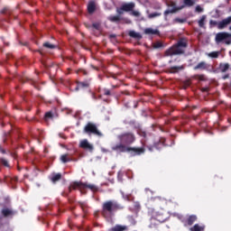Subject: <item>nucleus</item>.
Listing matches in <instances>:
<instances>
[{"instance_id": "nucleus-1", "label": "nucleus", "mask_w": 231, "mask_h": 231, "mask_svg": "<svg viewBox=\"0 0 231 231\" xmlns=\"http://www.w3.org/2000/svg\"><path fill=\"white\" fill-rule=\"evenodd\" d=\"M120 143L112 146L113 151H116L117 152H125L129 151H134L135 154H143L145 150L143 148H129L125 145H131L133 142H134V135L131 133H125L117 136Z\"/></svg>"}, {"instance_id": "nucleus-2", "label": "nucleus", "mask_w": 231, "mask_h": 231, "mask_svg": "<svg viewBox=\"0 0 231 231\" xmlns=\"http://www.w3.org/2000/svg\"><path fill=\"white\" fill-rule=\"evenodd\" d=\"M118 208V204L116 201H106L103 204V211L102 214L104 217H111V214H113V210H116Z\"/></svg>"}, {"instance_id": "nucleus-3", "label": "nucleus", "mask_w": 231, "mask_h": 231, "mask_svg": "<svg viewBox=\"0 0 231 231\" xmlns=\"http://www.w3.org/2000/svg\"><path fill=\"white\" fill-rule=\"evenodd\" d=\"M71 187L74 189H79V190H80V192H82L84 190V189H89L93 192H95L96 190L98 189L97 188V186H95L93 184H88V183H82V182H74Z\"/></svg>"}, {"instance_id": "nucleus-4", "label": "nucleus", "mask_w": 231, "mask_h": 231, "mask_svg": "<svg viewBox=\"0 0 231 231\" xmlns=\"http://www.w3.org/2000/svg\"><path fill=\"white\" fill-rule=\"evenodd\" d=\"M231 39V33L228 32H218L216 35V42L219 43V42H223V41L225 42V44H231V41L228 40Z\"/></svg>"}, {"instance_id": "nucleus-5", "label": "nucleus", "mask_w": 231, "mask_h": 231, "mask_svg": "<svg viewBox=\"0 0 231 231\" xmlns=\"http://www.w3.org/2000/svg\"><path fill=\"white\" fill-rule=\"evenodd\" d=\"M180 53H183V48L180 47L179 44L174 45L168 51H166V55L169 57L171 55H180Z\"/></svg>"}, {"instance_id": "nucleus-6", "label": "nucleus", "mask_w": 231, "mask_h": 231, "mask_svg": "<svg viewBox=\"0 0 231 231\" xmlns=\"http://www.w3.org/2000/svg\"><path fill=\"white\" fill-rule=\"evenodd\" d=\"M168 10L164 12V15H169V14H176V12L182 10L183 5L180 7L176 6V4L174 2H170L168 4Z\"/></svg>"}, {"instance_id": "nucleus-7", "label": "nucleus", "mask_w": 231, "mask_h": 231, "mask_svg": "<svg viewBox=\"0 0 231 231\" xmlns=\"http://www.w3.org/2000/svg\"><path fill=\"white\" fill-rule=\"evenodd\" d=\"M85 133H92L93 134H97V136H102V134H100V132L97 128V125H95V124L92 123H88L85 126Z\"/></svg>"}, {"instance_id": "nucleus-8", "label": "nucleus", "mask_w": 231, "mask_h": 231, "mask_svg": "<svg viewBox=\"0 0 231 231\" xmlns=\"http://www.w3.org/2000/svg\"><path fill=\"white\" fill-rule=\"evenodd\" d=\"M134 3L131 2V3H127V4H124L121 8L117 9V14H124V12H131L132 10L134 9Z\"/></svg>"}, {"instance_id": "nucleus-9", "label": "nucleus", "mask_w": 231, "mask_h": 231, "mask_svg": "<svg viewBox=\"0 0 231 231\" xmlns=\"http://www.w3.org/2000/svg\"><path fill=\"white\" fill-rule=\"evenodd\" d=\"M230 23H231V16L225 18L221 22H218L217 28L218 30H225V28H226V26H228V24Z\"/></svg>"}, {"instance_id": "nucleus-10", "label": "nucleus", "mask_w": 231, "mask_h": 231, "mask_svg": "<svg viewBox=\"0 0 231 231\" xmlns=\"http://www.w3.org/2000/svg\"><path fill=\"white\" fill-rule=\"evenodd\" d=\"M79 147H81L82 149H86L87 151H93V146L86 139L80 141Z\"/></svg>"}, {"instance_id": "nucleus-11", "label": "nucleus", "mask_w": 231, "mask_h": 231, "mask_svg": "<svg viewBox=\"0 0 231 231\" xmlns=\"http://www.w3.org/2000/svg\"><path fill=\"white\" fill-rule=\"evenodd\" d=\"M96 8H97V5H95L94 1H91L88 3V10L89 14H93V12H95Z\"/></svg>"}, {"instance_id": "nucleus-12", "label": "nucleus", "mask_w": 231, "mask_h": 231, "mask_svg": "<svg viewBox=\"0 0 231 231\" xmlns=\"http://www.w3.org/2000/svg\"><path fill=\"white\" fill-rule=\"evenodd\" d=\"M129 36L133 37V39H137L138 41H140V39H142V34H140L139 32H136L134 31H130Z\"/></svg>"}, {"instance_id": "nucleus-13", "label": "nucleus", "mask_w": 231, "mask_h": 231, "mask_svg": "<svg viewBox=\"0 0 231 231\" xmlns=\"http://www.w3.org/2000/svg\"><path fill=\"white\" fill-rule=\"evenodd\" d=\"M190 231H205V226L196 224L193 227L189 228Z\"/></svg>"}, {"instance_id": "nucleus-14", "label": "nucleus", "mask_w": 231, "mask_h": 231, "mask_svg": "<svg viewBox=\"0 0 231 231\" xmlns=\"http://www.w3.org/2000/svg\"><path fill=\"white\" fill-rule=\"evenodd\" d=\"M111 230L112 231H125V230H127V226H126L116 225L114 227H112Z\"/></svg>"}, {"instance_id": "nucleus-15", "label": "nucleus", "mask_w": 231, "mask_h": 231, "mask_svg": "<svg viewBox=\"0 0 231 231\" xmlns=\"http://www.w3.org/2000/svg\"><path fill=\"white\" fill-rule=\"evenodd\" d=\"M181 69H183V66H174L171 68L170 72L178 73L179 71H181Z\"/></svg>"}, {"instance_id": "nucleus-16", "label": "nucleus", "mask_w": 231, "mask_h": 231, "mask_svg": "<svg viewBox=\"0 0 231 231\" xmlns=\"http://www.w3.org/2000/svg\"><path fill=\"white\" fill-rule=\"evenodd\" d=\"M144 33H146L147 35H156V33H158V30L147 28L144 30Z\"/></svg>"}, {"instance_id": "nucleus-17", "label": "nucleus", "mask_w": 231, "mask_h": 231, "mask_svg": "<svg viewBox=\"0 0 231 231\" xmlns=\"http://www.w3.org/2000/svg\"><path fill=\"white\" fill-rule=\"evenodd\" d=\"M194 69H207V63H205V61H201L196 67H194Z\"/></svg>"}, {"instance_id": "nucleus-18", "label": "nucleus", "mask_w": 231, "mask_h": 231, "mask_svg": "<svg viewBox=\"0 0 231 231\" xmlns=\"http://www.w3.org/2000/svg\"><path fill=\"white\" fill-rule=\"evenodd\" d=\"M207 20V15H202L200 20H199V26L200 28H204L205 27V21Z\"/></svg>"}, {"instance_id": "nucleus-19", "label": "nucleus", "mask_w": 231, "mask_h": 231, "mask_svg": "<svg viewBox=\"0 0 231 231\" xmlns=\"http://www.w3.org/2000/svg\"><path fill=\"white\" fill-rule=\"evenodd\" d=\"M198 219V217H196V215H191L189 216V217L188 218V225H193L194 222Z\"/></svg>"}, {"instance_id": "nucleus-20", "label": "nucleus", "mask_w": 231, "mask_h": 231, "mask_svg": "<svg viewBox=\"0 0 231 231\" xmlns=\"http://www.w3.org/2000/svg\"><path fill=\"white\" fill-rule=\"evenodd\" d=\"M2 214L5 217H8V216H12V214H14V212L9 209V208H5L2 210Z\"/></svg>"}, {"instance_id": "nucleus-21", "label": "nucleus", "mask_w": 231, "mask_h": 231, "mask_svg": "<svg viewBox=\"0 0 231 231\" xmlns=\"http://www.w3.org/2000/svg\"><path fill=\"white\" fill-rule=\"evenodd\" d=\"M183 2L186 6H194L196 5L195 0H183Z\"/></svg>"}, {"instance_id": "nucleus-22", "label": "nucleus", "mask_w": 231, "mask_h": 231, "mask_svg": "<svg viewBox=\"0 0 231 231\" xmlns=\"http://www.w3.org/2000/svg\"><path fill=\"white\" fill-rule=\"evenodd\" d=\"M177 44L180 48H187V42L185 40H180Z\"/></svg>"}, {"instance_id": "nucleus-23", "label": "nucleus", "mask_w": 231, "mask_h": 231, "mask_svg": "<svg viewBox=\"0 0 231 231\" xmlns=\"http://www.w3.org/2000/svg\"><path fill=\"white\" fill-rule=\"evenodd\" d=\"M228 68H230V66L228 65V63L226 64H221L220 65V69L223 73H225V71H226L228 69Z\"/></svg>"}, {"instance_id": "nucleus-24", "label": "nucleus", "mask_w": 231, "mask_h": 231, "mask_svg": "<svg viewBox=\"0 0 231 231\" xmlns=\"http://www.w3.org/2000/svg\"><path fill=\"white\" fill-rule=\"evenodd\" d=\"M60 178H61V175L60 173H57L51 178V181H53V183H55V181H59V180H60Z\"/></svg>"}, {"instance_id": "nucleus-25", "label": "nucleus", "mask_w": 231, "mask_h": 231, "mask_svg": "<svg viewBox=\"0 0 231 231\" xmlns=\"http://www.w3.org/2000/svg\"><path fill=\"white\" fill-rule=\"evenodd\" d=\"M208 57H211L212 59H217V57H219V52H217V51L210 52L208 54Z\"/></svg>"}, {"instance_id": "nucleus-26", "label": "nucleus", "mask_w": 231, "mask_h": 231, "mask_svg": "<svg viewBox=\"0 0 231 231\" xmlns=\"http://www.w3.org/2000/svg\"><path fill=\"white\" fill-rule=\"evenodd\" d=\"M60 160H61L62 163H67V162H69V159H68V154L61 155Z\"/></svg>"}, {"instance_id": "nucleus-27", "label": "nucleus", "mask_w": 231, "mask_h": 231, "mask_svg": "<svg viewBox=\"0 0 231 231\" xmlns=\"http://www.w3.org/2000/svg\"><path fill=\"white\" fill-rule=\"evenodd\" d=\"M109 21H112V23H118V21H120V17L119 16H110Z\"/></svg>"}, {"instance_id": "nucleus-28", "label": "nucleus", "mask_w": 231, "mask_h": 231, "mask_svg": "<svg viewBox=\"0 0 231 231\" xmlns=\"http://www.w3.org/2000/svg\"><path fill=\"white\" fill-rule=\"evenodd\" d=\"M195 12H197L198 14H201L204 12L203 7H201V5H197L195 8Z\"/></svg>"}, {"instance_id": "nucleus-29", "label": "nucleus", "mask_w": 231, "mask_h": 231, "mask_svg": "<svg viewBox=\"0 0 231 231\" xmlns=\"http://www.w3.org/2000/svg\"><path fill=\"white\" fill-rule=\"evenodd\" d=\"M160 15H162V14L160 13H152L149 14V19H153V17H160Z\"/></svg>"}, {"instance_id": "nucleus-30", "label": "nucleus", "mask_w": 231, "mask_h": 231, "mask_svg": "<svg viewBox=\"0 0 231 231\" xmlns=\"http://www.w3.org/2000/svg\"><path fill=\"white\" fill-rule=\"evenodd\" d=\"M43 46H44L45 48H49L50 50H53V48H55V45H53V44H51V43H50V42H45V43L43 44Z\"/></svg>"}, {"instance_id": "nucleus-31", "label": "nucleus", "mask_w": 231, "mask_h": 231, "mask_svg": "<svg viewBox=\"0 0 231 231\" xmlns=\"http://www.w3.org/2000/svg\"><path fill=\"white\" fill-rule=\"evenodd\" d=\"M88 86H89V84L81 82L79 83L78 88H88Z\"/></svg>"}, {"instance_id": "nucleus-32", "label": "nucleus", "mask_w": 231, "mask_h": 231, "mask_svg": "<svg viewBox=\"0 0 231 231\" xmlns=\"http://www.w3.org/2000/svg\"><path fill=\"white\" fill-rule=\"evenodd\" d=\"M53 115L51 114V112H47L45 114V118L46 120H48V118H52Z\"/></svg>"}, {"instance_id": "nucleus-33", "label": "nucleus", "mask_w": 231, "mask_h": 231, "mask_svg": "<svg viewBox=\"0 0 231 231\" xmlns=\"http://www.w3.org/2000/svg\"><path fill=\"white\" fill-rule=\"evenodd\" d=\"M1 163L2 165H5V167H8V161L5 159H1Z\"/></svg>"}, {"instance_id": "nucleus-34", "label": "nucleus", "mask_w": 231, "mask_h": 231, "mask_svg": "<svg viewBox=\"0 0 231 231\" xmlns=\"http://www.w3.org/2000/svg\"><path fill=\"white\" fill-rule=\"evenodd\" d=\"M93 28H95L96 30H100V23H93Z\"/></svg>"}, {"instance_id": "nucleus-35", "label": "nucleus", "mask_w": 231, "mask_h": 231, "mask_svg": "<svg viewBox=\"0 0 231 231\" xmlns=\"http://www.w3.org/2000/svg\"><path fill=\"white\" fill-rule=\"evenodd\" d=\"M132 14H134V17H140V12H138V11H133Z\"/></svg>"}, {"instance_id": "nucleus-36", "label": "nucleus", "mask_w": 231, "mask_h": 231, "mask_svg": "<svg viewBox=\"0 0 231 231\" xmlns=\"http://www.w3.org/2000/svg\"><path fill=\"white\" fill-rule=\"evenodd\" d=\"M154 48H162V43L161 42L155 43Z\"/></svg>"}, {"instance_id": "nucleus-37", "label": "nucleus", "mask_w": 231, "mask_h": 231, "mask_svg": "<svg viewBox=\"0 0 231 231\" xmlns=\"http://www.w3.org/2000/svg\"><path fill=\"white\" fill-rule=\"evenodd\" d=\"M176 21H177L178 23H185V20H181V19H176Z\"/></svg>"}, {"instance_id": "nucleus-38", "label": "nucleus", "mask_w": 231, "mask_h": 231, "mask_svg": "<svg viewBox=\"0 0 231 231\" xmlns=\"http://www.w3.org/2000/svg\"><path fill=\"white\" fill-rule=\"evenodd\" d=\"M105 95H111V92H109V90H106Z\"/></svg>"}, {"instance_id": "nucleus-39", "label": "nucleus", "mask_w": 231, "mask_h": 231, "mask_svg": "<svg viewBox=\"0 0 231 231\" xmlns=\"http://www.w3.org/2000/svg\"><path fill=\"white\" fill-rule=\"evenodd\" d=\"M213 23V21H210V23ZM213 23L216 24V22H214Z\"/></svg>"}]
</instances>
